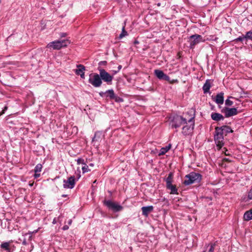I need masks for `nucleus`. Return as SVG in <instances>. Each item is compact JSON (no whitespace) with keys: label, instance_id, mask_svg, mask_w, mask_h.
<instances>
[{"label":"nucleus","instance_id":"34","mask_svg":"<svg viewBox=\"0 0 252 252\" xmlns=\"http://www.w3.org/2000/svg\"><path fill=\"white\" fill-rule=\"evenodd\" d=\"M77 164H84L85 163L84 162V160L83 158H78L77 159Z\"/></svg>","mask_w":252,"mask_h":252},{"label":"nucleus","instance_id":"8","mask_svg":"<svg viewBox=\"0 0 252 252\" xmlns=\"http://www.w3.org/2000/svg\"><path fill=\"white\" fill-rule=\"evenodd\" d=\"M89 82L95 88L100 87L102 83L99 74L97 73L91 74L90 75Z\"/></svg>","mask_w":252,"mask_h":252},{"label":"nucleus","instance_id":"15","mask_svg":"<svg viewBox=\"0 0 252 252\" xmlns=\"http://www.w3.org/2000/svg\"><path fill=\"white\" fill-rule=\"evenodd\" d=\"M211 117L213 120L216 122L224 120V116L219 113H212Z\"/></svg>","mask_w":252,"mask_h":252},{"label":"nucleus","instance_id":"36","mask_svg":"<svg viewBox=\"0 0 252 252\" xmlns=\"http://www.w3.org/2000/svg\"><path fill=\"white\" fill-rule=\"evenodd\" d=\"M107 94L106 91L105 92H101L99 93V94L101 97H105Z\"/></svg>","mask_w":252,"mask_h":252},{"label":"nucleus","instance_id":"50","mask_svg":"<svg viewBox=\"0 0 252 252\" xmlns=\"http://www.w3.org/2000/svg\"><path fill=\"white\" fill-rule=\"evenodd\" d=\"M26 241H23V244H26Z\"/></svg>","mask_w":252,"mask_h":252},{"label":"nucleus","instance_id":"53","mask_svg":"<svg viewBox=\"0 0 252 252\" xmlns=\"http://www.w3.org/2000/svg\"><path fill=\"white\" fill-rule=\"evenodd\" d=\"M53 223H55V220H54L53 222Z\"/></svg>","mask_w":252,"mask_h":252},{"label":"nucleus","instance_id":"40","mask_svg":"<svg viewBox=\"0 0 252 252\" xmlns=\"http://www.w3.org/2000/svg\"><path fill=\"white\" fill-rule=\"evenodd\" d=\"M28 234L30 235V238H31L32 237V234H33V232H32V231H29L28 233Z\"/></svg>","mask_w":252,"mask_h":252},{"label":"nucleus","instance_id":"21","mask_svg":"<svg viewBox=\"0 0 252 252\" xmlns=\"http://www.w3.org/2000/svg\"><path fill=\"white\" fill-rule=\"evenodd\" d=\"M166 188L167 189L171 190V192H170L171 194H178V190H177L176 186L173 185L171 184L167 185Z\"/></svg>","mask_w":252,"mask_h":252},{"label":"nucleus","instance_id":"39","mask_svg":"<svg viewBox=\"0 0 252 252\" xmlns=\"http://www.w3.org/2000/svg\"><path fill=\"white\" fill-rule=\"evenodd\" d=\"M69 227L65 225H64L63 227V229L64 230H67L68 229Z\"/></svg>","mask_w":252,"mask_h":252},{"label":"nucleus","instance_id":"23","mask_svg":"<svg viewBox=\"0 0 252 252\" xmlns=\"http://www.w3.org/2000/svg\"><path fill=\"white\" fill-rule=\"evenodd\" d=\"M171 147V144H169L165 147L162 148L160 149V152L159 153V156L165 155L170 149Z\"/></svg>","mask_w":252,"mask_h":252},{"label":"nucleus","instance_id":"43","mask_svg":"<svg viewBox=\"0 0 252 252\" xmlns=\"http://www.w3.org/2000/svg\"><path fill=\"white\" fill-rule=\"evenodd\" d=\"M72 223V220H70L68 222V224H71Z\"/></svg>","mask_w":252,"mask_h":252},{"label":"nucleus","instance_id":"46","mask_svg":"<svg viewBox=\"0 0 252 252\" xmlns=\"http://www.w3.org/2000/svg\"><path fill=\"white\" fill-rule=\"evenodd\" d=\"M3 114H4V110H2L1 112L0 113V116L2 115Z\"/></svg>","mask_w":252,"mask_h":252},{"label":"nucleus","instance_id":"52","mask_svg":"<svg viewBox=\"0 0 252 252\" xmlns=\"http://www.w3.org/2000/svg\"><path fill=\"white\" fill-rule=\"evenodd\" d=\"M138 43V41H135V44H136V43Z\"/></svg>","mask_w":252,"mask_h":252},{"label":"nucleus","instance_id":"26","mask_svg":"<svg viewBox=\"0 0 252 252\" xmlns=\"http://www.w3.org/2000/svg\"><path fill=\"white\" fill-rule=\"evenodd\" d=\"M127 35V32L125 30V26H124L122 28V32L120 34L119 36V38L121 39L123 37L126 36V35Z\"/></svg>","mask_w":252,"mask_h":252},{"label":"nucleus","instance_id":"24","mask_svg":"<svg viewBox=\"0 0 252 252\" xmlns=\"http://www.w3.org/2000/svg\"><path fill=\"white\" fill-rule=\"evenodd\" d=\"M106 97H109L110 99H112L114 97L115 93L112 89L106 91Z\"/></svg>","mask_w":252,"mask_h":252},{"label":"nucleus","instance_id":"16","mask_svg":"<svg viewBox=\"0 0 252 252\" xmlns=\"http://www.w3.org/2000/svg\"><path fill=\"white\" fill-rule=\"evenodd\" d=\"M11 241L3 242L0 245V248L5 251L6 252H11V247L10 246Z\"/></svg>","mask_w":252,"mask_h":252},{"label":"nucleus","instance_id":"4","mask_svg":"<svg viewBox=\"0 0 252 252\" xmlns=\"http://www.w3.org/2000/svg\"><path fill=\"white\" fill-rule=\"evenodd\" d=\"M70 42L68 40H56L49 43L47 48H52L54 50H60L63 47H66Z\"/></svg>","mask_w":252,"mask_h":252},{"label":"nucleus","instance_id":"42","mask_svg":"<svg viewBox=\"0 0 252 252\" xmlns=\"http://www.w3.org/2000/svg\"><path fill=\"white\" fill-rule=\"evenodd\" d=\"M118 71H119V70L122 68V65H120L118 67Z\"/></svg>","mask_w":252,"mask_h":252},{"label":"nucleus","instance_id":"17","mask_svg":"<svg viewBox=\"0 0 252 252\" xmlns=\"http://www.w3.org/2000/svg\"><path fill=\"white\" fill-rule=\"evenodd\" d=\"M224 93L223 92H220L219 94H218L216 96L215 102L219 104H222L224 102V97H223Z\"/></svg>","mask_w":252,"mask_h":252},{"label":"nucleus","instance_id":"49","mask_svg":"<svg viewBox=\"0 0 252 252\" xmlns=\"http://www.w3.org/2000/svg\"><path fill=\"white\" fill-rule=\"evenodd\" d=\"M62 196H63V197H66V195H65V194H63V195H62Z\"/></svg>","mask_w":252,"mask_h":252},{"label":"nucleus","instance_id":"22","mask_svg":"<svg viewBox=\"0 0 252 252\" xmlns=\"http://www.w3.org/2000/svg\"><path fill=\"white\" fill-rule=\"evenodd\" d=\"M243 218L244 220L249 221L252 219V209L245 213Z\"/></svg>","mask_w":252,"mask_h":252},{"label":"nucleus","instance_id":"11","mask_svg":"<svg viewBox=\"0 0 252 252\" xmlns=\"http://www.w3.org/2000/svg\"><path fill=\"white\" fill-rule=\"evenodd\" d=\"M63 188L65 189H72L74 188L75 182L74 176H71L68 178L67 180H63Z\"/></svg>","mask_w":252,"mask_h":252},{"label":"nucleus","instance_id":"6","mask_svg":"<svg viewBox=\"0 0 252 252\" xmlns=\"http://www.w3.org/2000/svg\"><path fill=\"white\" fill-rule=\"evenodd\" d=\"M203 37L199 34H195L189 37L188 42L189 43V48L193 49L194 46L197 44L205 41Z\"/></svg>","mask_w":252,"mask_h":252},{"label":"nucleus","instance_id":"5","mask_svg":"<svg viewBox=\"0 0 252 252\" xmlns=\"http://www.w3.org/2000/svg\"><path fill=\"white\" fill-rule=\"evenodd\" d=\"M186 123V118H184L181 116L177 115L173 117L170 122V125L172 128H177L185 125Z\"/></svg>","mask_w":252,"mask_h":252},{"label":"nucleus","instance_id":"45","mask_svg":"<svg viewBox=\"0 0 252 252\" xmlns=\"http://www.w3.org/2000/svg\"><path fill=\"white\" fill-rule=\"evenodd\" d=\"M7 109V107L6 106H5L4 109L2 110H4V112Z\"/></svg>","mask_w":252,"mask_h":252},{"label":"nucleus","instance_id":"38","mask_svg":"<svg viewBox=\"0 0 252 252\" xmlns=\"http://www.w3.org/2000/svg\"><path fill=\"white\" fill-rule=\"evenodd\" d=\"M107 64L106 61H101L99 63V65H105Z\"/></svg>","mask_w":252,"mask_h":252},{"label":"nucleus","instance_id":"44","mask_svg":"<svg viewBox=\"0 0 252 252\" xmlns=\"http://www.w3.org/2000/svg\"><path fill=\"white\" fill-rule=\"evenodd\" d=\"M38 229H36V230H34L33 231H32L33 234V233H37V231H38Z\"/></svg>","mask_w":252,"mask_h":252},{"label":"nucleus","instance_id":"18","mask_svg":"<svg viewBox=\"0 0 252 252\" xmlns=\"http://www.w3.org/2000/svg\"><path fill=\"white\" fill-rule=\"evenodd\" d=\"M219 127L221 128L220 129L222 130V132H223L225 135H226L228 133H232L233 132L231 127L227 126H222Z\"/></svg>","mask_w":252,"mask_h":252},{"label":"nucleus","instance_id":"7","mask_svg":"<svg viewBox=\"0 0 252 252\" xmlns=\"http://www.w3.org/2000/svg\"><path fill=\"white\" fill-rule=\"evenodd\" d=\"M101 81L103 80L108 85H111L113 76L108 73L105 69L98 68Z\"/></svg>","mask_w":252,"mask_h":252},{"label":"nucleus","instance_id":"12","mask_svg":"<svg viewBox=\"0 0 252 252\" xmlns=\"http://www.w3.org/2000/svg\"><path fill=\"white\" fill-rule=\"evenodd\" d=\"M154 73L159 79L170 82V77L165 74L163 71L159 69H156L154 70Z\"/></svg>","mask_w":252,"mask_h":252},{"label":"nucleus","instance_id":"2","mask_svg":"<svg viewBox=\"0 0 252 252\" xmlns=\"http://www.w3.org/2000/svg\"><path fill=\"white\" fill-rule=\"evenodd\" d=\"M185 180L183 183L188 186L195 182H199L202 179V176L199 173L191 172L185 177Z\"/></svg>","mask_w":252,"mask_h":252},{"label":"nucleus","instance_id":"19","mask_svg":"<svg viewBox=\"0 0 252 252\" xmlns=\"http://www.w3.org/2000/svg\"><path fill=\"white\" fill-rule=\"evenodd\" d=\"M102 137V132L101 131L95 132L94 135L92 139L93 142H98L100 140Z\"/></svg>","mask_w":252,"mask_h":252},{"label":"nucleus","instance_id":"32","mask_svg":"<svg viewBox=\"0 0 252 252\" xmlns=\"http://www.w3.org/2000/svg\"><path fill=\"white\" fill-rule=\"evenodd\" d=\"M84 166L82 167V169L83 173L88 172L90 170L89 169L88 166L86 164H84Z\"/></svg>","mask_w":252,"mask_h":252},{"label":"nucleus","instance_id":"13","mask_svg":"<svg viewBox=\"0 0 252 252\" xmlns=\"http://www.w3.org/2000/svg\"><path fill=\"white\" fill-rule=\"evenodd\" d=\"M77 69L74 70L75 73L76 75H80V77L84 79L85 78V67L82 64H77L76 65Z\"/></svg>","mask_w":252,"mask_h":252},{"label":"nucleus","instance_id":"1","mask_svg":"<svg viewBox=\"0 0 252 252\" xmlns=\"http://www.w3.org/2000/svg\"><path fill=\"white\" fill-rule=\"evenodd\" d=\"M190 112L193 113L192 116L189 119H187V123L183 125V126L182 128V133L185 136L191 134L194 128L195 111L191 110Z\"/></svg>","mask_w":252,"mask_h":252},{"label":"nucleus","instance_id":"48","mask_svg":"<svg viewBox=\"0 0 252 252\" xmlns=\"http://www.w3.org/2000/svg\"><path fill=\"white\" fill-rule=\"evenodd\" d=\"M113 72H114V74H116L119 71L118 70H117V71H113Z\"/></svg>","mask_w":252,"mask_h":252},{"label":"nucleus","instance_id":"14","mask_svg":"<svg viewBox=\"0 0 252 252\" xmlns=\"http://www.w3.org/2000/svg\"><path fill=\"white\" fill-rule=\"evenodd\" d=\"M153 210L154 207L153 206H144L141 208L142 215L146 217H147Z\"/></svg>","mask_w":252,"mask_h":252},{"label":"nucleus","instance_id":"3","mask_svg":"<svg viewBox=\"0 0 252 252\" xmlns=\"http://www.w3.org/2000/svg\"><path fill=\"white\" fill-rule=\"evenodd\" d=\"M219 126L215 127V134L214 135V140L217 146L220 149L224 145L223 135L224 134L222 132V130Z\"/></svg>","mask_w":252,"mask_h":252},{"label":"nucleus","instance_id":"41","mask_svg":"<svg viewBox=\"0 0 252 252\" xmlns=\"http://www.w3.org/2000/svg\"><path fill=\"white\" fill-rule=\"evenodd\" d=\"M66 35V33H62L61 34V37H65Z\"/></svg>","mask_w":252,"mask_h":252},{"label":"nucleus","instance_id":"25","mask_svg":"<svg viewBox=\"0 0 252 252\" xmlns=\"http://www.w3.org/2000/svg\"><path fill=\"white\" fill-rule=\"evenodd\" d=\"M173 174L172 172H170L168 174L167 178L165 180L166 186L172 184V181H173Z\"/></svg>","mask_w":252,"mask_h":252},{"label":"nucleus","instance_id":"28","mask_svg":"<svg viewBox=\"0 0 252 252\" xmlns=\"http://www.w3.org/2000/svg\"><path fill=\"white\" fill-rule=\"evenodd\" d=\"M216 246V243L209 244L208 247H209V249L208 250V252H214V249Z\"/></svg>","mask_w":252,"mask_h":252},{"label":"nucleus","instance_id":"35","mask_svg":"<svg viewBox=\"0 0 252 252\" xmlns=\"http://www.w3.org/2000/svg\"><path fill=\"white\" fill-rule=\"evenodd\" d=\"M248 197L250 199H252V187L249 192Z\"/></svg>","mask_w":252,"mask_h":252},{"label":"nucleus","instance_id":"51","mask_svg":"<svg viewBox=\"0 0 252 252\" xmlns=\"http://www.w3.org/2000/svg\"><path fill=\"white\" fill-rule=\"evenodd\" d=\"M225 160H226V161H229L227 158H225Z\"/></svg>","mask_w":252,"mask_h":252},{"label":"nucleus","instance_id":"29","mask_svg":"<svg viewBox=\"0 0 252 252\" xmlns=\"http://www.w3.org/2000/svg\"><path fill=\"white\" fill-rule=\"evenodd\" d=\"M230 98H233V97L229 96L228 98L225 100V104L226 106H231L233 105V101L229 99Z\"/></svg>","mask_w":252,"mask_h":252},{"label":"nucleus","instance_id":"27","mask_svg":"<svg viewBox=\"0 0 252 252\" xmlns=\"http://www.w3.org/2000/svg\"><path fill=\"white\" fill-rule=\"evenodd\" d=\"M42 168V164H37L35 166V167L34 169V173L40 172L41 171Z\"/></svg>","mask_w":252,"mask_h":252},{"label":"nucleus","instance_id":"31","mask_svg":"<svg viewBox=\"0 0 252 252\" xmlns=\"http://www.w3.org/2000/svg\"><path fill=\"white\" fill-rule=\"evenodd\" d=\"M112 99L115 100V101L117 102H121L124 101L123 99L120 97L117 96L115 94L114 95V97Z\"/></svg>","mask_w":252,"mask_h":252},{"label":"nucleus","instance_id":"9","mask_svg":"<svg viewBox=\"0 0 252 252\" xmlns=\"http://www.w3.org/2000/svg\"><path fill=\"white\" fill-rule=\"evenodd\" d=\"M104 204L109 209H112L114 212H117L123 209V207L111 200H104Z\"/></svg>","mask_w":252,"mask_h":252},{"label":"nucleus","instance_id":"47","mask_svg":"<svg viewBox=\"0 0 252 252\" xmlns=\"http://www.w3.org/2000/svg\"><path fill=\"white\" fill-rule=\"evenodd\" d=\"M30 186L32 187L33 185V182L29 184Z\"/></svg>","mask_w":252,"mask_h":252},{"label":"nucleus","instance_id":"37","mask_svg":"<svg viewBox=\"0 0 252 252\" xmlns=\"http://www.w3.org/2000/svg\"><path fill=\"white\" fill-rule=\"evenodd\" d=\"M40 174L39 173V172H36V173H35L33 176H34V178L36 179V178H37L39 177H40Z\"/></svg>","mask_w":252,"mask_h":252},{"label":"nucleus","instance_id":"30","mask_svg":"<svg viewBox=\"0 0 252 252\" xmlns=\"http://www.w3.org/2000/svg\"><path fill=\"white\" fill-rule=\"evenodd\" d=\"M244 37L245 39H252V31L248 32L246 33V35L244 36Z\"/></svg>","mask_w":252,"mask_h":252},{"label":"nucleus","instance_id":"10","mask_svg":"<svg viewBox=\"0 0 252 252\" xmlns=\"http://www.w3.org/2000/svg\"><path fill=\"white\" fill-rule=\"evenodd\" d=\"M221 112L224 115L225 117L228 118L238 114L237 109L235 108H229L225 107L221 110Z\"/></svg>","mask_w":252,"mask_h":252},{"label":"nucleus","instance_id":"20","mask_svg":"<svg viewBox=\"0 0 252 252\" xmlns=\"http://www.w3.org/2000/svg\"><path fill=\"white\" fill-rule=\"evenodd\" d=\"M211 86L209 80H207L204 84L202 89L204 94H206L209 92Z\"/></svg>","mask_w":252,"mask_h":252},{"label":"nucleus","instance_id":"33","mask_svg":"<svg viewBox=\"0 0 252 252\" xmlns=\"http://www.w3.org/2000/svg\"><path fill=\"white\" fill-rule=\"evenodd\" d=\"M244 39H245V37H244V35H242L241 36H239V37L236 38L234 40V41H235V42H238V41L242 42L244 40Z\"/></svg>","mask_w":252,"mask_h":252}]
</instances>
